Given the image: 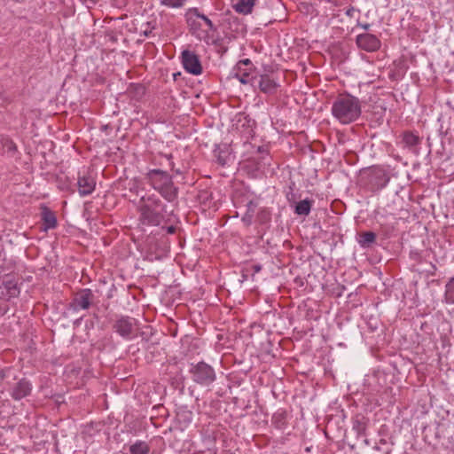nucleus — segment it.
<instances>
[{
	"instance_id": "obj_21",
	"label": "nucleus",
	"mask_w": 454,
	"mask_h": 454,
	"mask_svg": "<svg viewBox=\"0 0 454 454\" xmlns=\"http://www.w3.org/2000/svg\"><path fill=\"white\" fill-rule=\"evenodd\" d=\"M186 0H160V3L163 5H166L170 8H180L184 6Z\"/></svg>"
},
{
	"instance_id": "obj_11",
	"label": "nucleus",
	"mask_w": 454,
	"mask_h": 454,
	"mask_svg": "<svg viewBox=\"0 0 454 454\" xmlns=\"http://www.w3.org/2000/svg\"><path fill=\"white\" fill-rule=\"evenodd\" d=\"M278 84L270 75H261L259 80V88L262 92L266 94H273L277 91Z\"/></svg>"
},
{
	"instance_id": "obj_5",
	"label": "nucleus",
	"mask_w": 454,
	"mask_h": 454,
	"mask_svg": "<svg viewBox=\"0 0 454 454\" xmlns=\"http://www.w3.org/2000/svg\"><path fill=\"white\" fill-rule=\"evenodd\" d=\"M192 379L199 384L209 385L215 379V374L211 366L205 363H199L192 370Z\"/></svg>"
},
{
	"instance_id": "obj_1",
	"label": "nucleus",
	"mask_w": 454,
	"mask_h": 454,
	"mask_svg": "<svg viewBox=\"0 0 454 454\" xmlns=\"http://www.w3.org/2000/svg\"><path fill=\"white\" fill-rule=\"evenodd\" d=\"M332 114L340 123L349 124L361 115L360 101L350 94H340L333 103Z\"/></svg>"
},
{
	"instance_id": "obj_14",
	"label": "nucleus",
	"mask_w": 454,
	"mask_h": 454,
	"mask_svg": "<svg viewBox=\"0 0 454 454\" xmlns=\"http://www.w3.org/2000/svg\"><path fill=\"white\" fill-rule=\"evenodd\" d=\"M42 219L43 221V230L53 229L57 225V219L53 212L44 207L42 211Z\"/></svg>"
},
{
	"instance_id": "obj_20",
	"label": "nucleus",
	"mask_w": 454,
	"mask_h": 454,
	"mask_svg": "<svg viewBox=\"0 0 454 454\" xmlns=\"http://www.w3.org/2000/svg\"><path fill=\"white\" fill-rule=\"evenodd\" d=\"M403 142L408 146H413L419 143V137L412 133H405L403 135Z\"/></svg>"
},
{
	"instance_id": "obj_13",
	"label": "nucleus",
	"mask_w": 454,
	"mask_h": 454,
	"mask_svg": "<svg viewBox=\"0 0 454 454\" xmlns=\"http://www.w3.org/2000/svg\"><path fill=\"white\" fill-rule=\"evenodd\" d=\"M30 384L27 381L20 380L13 388L12 397L16 400H20L27 396L30 393Z\"/></svg>"
},
{
	"instance_id": "obj_10",
	"label": "nucleus",
	"mask_w": 454,
	"mask_h": 454,
	"mask_svg": "<svg viewBox=\"0 0 454 454\" xmlns=\"http://www.w3.org/2000/svg\"><path fill=\"white\" fill-rule=\"evenodd\" d=\"M96 186L95 179L90 176H80L78 179V191L82 196L90 194Z\"/></svg>"
},
{
	"instance_id": "obj_15",
	"label": "nucleus",
	"mask_w": 454,
	"mask_h": 454,
	"mask_svg": "<svg viewBox=\"0 0 454 454\" xmlns=\"http://www.w3.org/2000/svg\"><path fill=\"white\" fill-rule=\"evenodd\" d=\"M254 5V0H239L233 5V8L239 13L248 14L252 12Z\"/></svg>"
},
{
	"instance_id": "obj_6",
	"label": "nucleus",
	"mask_w": 454,
	"mask_h": 454,
	"mask_svg": "<svg viewBox=\"0 0 454 454\" xmlns=\"http://www.w3.org/2000/svg\"><path fill=\"white\" fill-rule=\"evenodd\" d=\"M182 63L184 70L192 74L198 75L202 72V67L199 57L192 51H183Z\"/></svg>"
},
{
	"instance_id": "obj_16",
	"label": "nucleus",
	"mask_w": 454,
	"mask_h": 454,
	"mask_svg": "<svg viewBox=\"0 0 454 454\" xmlns=\"http://www.w3.org/2000/svg\"><path fill=\"white\" fill-rule=\"evenodd\" d=\"M311 209V201L303 200L297 203L295 207V213L300 215H308Z\"/></svg>"
},
{
	"instance_id": "obj_18",
	"label": "nucleus",
	"mask_w": 454,
	"mask_h": 454,
	"mask_svg": "<svg viewBox=\"0 0 454 454\" xmlns=\"http://www.w3.org/2000/svg\"><path fill=\"white\" fill-rule=\"evenodd\" d=\"M375 239H376V235L373 232H372V231L364 232L360 236L359 243L363 247H367L370 244H372V242H374Z\"/></svg>"
},
{
	"instance_id": "obj_24",
	"label": "nucleus",
	"mask_w": 454,
	"mask_h": 454,
	"mask_svg": "<svg viewBox=\"0 0 454 454\" xmlns=\"http://www.w3.org/2000/svg\"><path fill=\"white\" fill-rule=\"evenodd\" d=\"M364 27L365 29H368V28H369V25H368V24H367V25H364Z\"/></svg>"
},
{
	"instance_id": "obj_7",
	"label": "nucleus",
	"mask_w": 454,
	"mask_h": 454,
	"mask_svg": "<svg viewBox=\"0 0 454 454\" xmlns=\"http://www.w3.org/2000/svg\"><path fill=\"white\" fill-rule=\"evenodd\" d=\"M356 43L359 48L366 51H375L380 46V40L371 34H362L357 35Z\"/></svg>"
},
{
	"instance_id": "obj_9",
	"label": "nucleus",
	"mask_w": 454,
	"mask_h": 454,
	"mask_svg": "<svg viewBox=\"0 0 454 454\" xmlns=\"http://www.w3.org/2000/svg\"><path fill=\"white\" fill-rule=\"evenodd\" d=\"M93 300V294L90 289H84L77 293L74 298L73 305L75 309H87Z\"/></svg>"
},
{
	"instance_id": "obj_8",
	"label": "nucleus",
	"mask_w": 454,
	"mask_h": 454,
	"mask_svg": "<svg viewBox=\"0 0 454 454\" xmlns=\"http://www.w3.org/2000/svg\"><path fill=\"white\" fill-rule=\"evenodd\" d=\"M252 68V62L250 59H246L240 60L235 69L234 75L241 83H249L250 82V74L249 70Z\"/></svg>"
},
{
	"instance_id": "obj_12",
	"label": "nucleus",
	"mask_w": 454,
	"mask_h": 454,
	"mask_svg": "<svg viewBox=\"0 0 454 454\" xmlns=\"http://www.w3.org/2000/svg\"><path fill=\"white\" fill-rule=\"evenodd\" d=\"M133 320L129 318H121L115 325V331L123 337H129L133 332Z\"/></svg>"
},
{
	"instance_id": "obj_2",
	"label": "nucleus",
	"mask_w": 454,
	"mask_h": 454,
	"mask_svg": "<svg viewBox=\"0 0 454 454\" xmlns=\"http://www.w3.org/2000/svg\"><path fill=\"white\" fill-rule=\"evenodd\" d=\"M184 17L189 31L193 36L207 43L212 40L215 27L207 16L200 13L197 8H190Z\"/></svg>"
},
{
	"instance_id": "obj_17",
	"label": "nucleus",
	"mask_w": 454,
	"mask_h": 454,
	"mask_svg": "<svg viewBox=\"0 0 454 454\" xmlns=\"http://www.w3.org/2000/svg\"><path fill=\"white\" fill-rule=\"evenodd\" d=\"M149 450V446L144 442H137L129 448L131 454H148Z\"/></svg>"
},
{
	"instance_id": "obj_22",
	"label": "nucleus",
	"mask_w": 454,
	"mask_h": 454,
	"mask_svg": "<svg viewBox=\"0 0 454 454\" xmlns=\"http://www.w3.org/2000/svg\"><path fill=\"white\" fill-rule=\"evenodd\" d=\"M175 231H176V227H174V226L168 227V233L173 234V233H175Z\"/></svg>"
},
{
	"instance_id": "obj_4",
	"label": "nucleus",
	"mask_w": 454,
	"mask_h": 454,
	"mask_svg": "<svg viewBox=\"0 0 454 454\" xmlns=\"http://www.w3.org/2000/svg\"><path fill=\"white\" fill-rule=\"evenodd\" d=\"M161 205L160 199L155 196L142 197L140 200L139 211L140 221L143 224L159 225L161 220L159 207Z\"/></svg>"
},
{
	"instance_id": "obj_23",
	"label": "nucleus",
	"mask_w": 454,
	"mask_h": 454,
	"mask_svg": "<svg viewBox=\"0 0 454 454\" xmlns=\"http://www.w3.org/2000/svg\"><path fill=\"white\" fill-rule=\"evenodd\" d=\"M85 1H86L87 3H89V4H96L98 0H85Z\"/></svg>"
},
{
	"instance_id": "obj_19",
	"label": "nucleus",
	"mask_w": 454,
	"mask_h": 454,
	"mask_svg": "<svg viewBox=\"0 0 454 454\" xmlns=\"http://www.w3.org/2000/svg\"><path fill=\"white\" fill-rule=\"evenodd\" d=\"M445 299L450 303H454V277L446 285Z\"/></svg>"
},
{
	"instance_id": "obj_3",
	"label": "nucleus",
	"mask_w": 454,
	"mask_h": 454,
	"mask_svg": "<svg viewBox=\"0 0 454 454\" xmlns=\"http://www.w3.org/2000/svg\"><path fill=\"white\" fill-rule=\"evenodd\" d=\"M147 179L153 189L158 191L165 200L172 202L176 199L178 190L168 173L160 169H153L147 173Z\"/></svg>"
}]
</instances>
